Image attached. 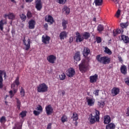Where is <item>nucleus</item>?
<instances>
[{
    "label": "nucleus",
    "mask_w": 129,
    "mask_h": 129,
    "mask_svg": "<svg viewBox=\"0 0 129 129\" xmlns=\"http://www.w3.org/2000/svg\"><path fill=\"white\" fill-rule=\"evenodd\" d=\"M89 60L87 58L82 59L81 62L79 65V70L81 73L87 72L89 69Z\"/></svg>",
    "instance_id": "obj_1"
},
{
    "label": "nucleus",
    "mask_w": 129,
    "mask_h": 129,
    "mask_svg": "<svg viewBox=\"0 0 129 129\" xmlns=\"http://www.w3.org/2000/svg\"><path fill=\"white\" fill-rule=\"evenodd\" d=\"M94 112L95 113V115L93 116L92 114H91L89 115L88 120L90 124H93L95 123V122L99 121V119H100V113L99 112V111L95 109Z\"/></svg>",
    "instance_id": "obj_2"
},
{
    "label": "nucleus",
    "mask_w": 129,
    "mask_h": 129,
    "mask_svg": "<svg viewBox=\"0 0 129 129\" xmlns=\"http://www.w3.org/2000/svg\"><path fill=\"white\" fill-rule=\"evenodd\" d=\"M17 86H19V85L20 84V81H19V77H17L16 79L15 80L14 83L11 85V88L13 89V90H11L9 91V95H10L11 98H13L14 97V95H15V94L18 91V90L15 89V87L16 85Z\"/></svg>",
    "instance_id": "obj_3"
},
{
    "label": "nucleus",
    "mask_w": 129,
    "mask_h": 129,
    "mask_svg": "<svg viewBox=\"0 0 129 129\" xmlns=\"http://www.w3.org/2000/svg\"><path fill=\"white\" fill-rule=\"evenodd\" d=\"M96 59L100 63H102L104 64L110 63V57L107 56L101 57L100 55H98L96 56Z\"/></svg>",
    "instance_id": "obj_4"
},
{
    "label": "nucleus",
    "mask_w": 129,
    "mask_h": 129,
    "mask_svg": "<svg viewBox=\"0 0 129 129\" xmlns=\"http://www.w3.org/2000/svg\"><path fill=\"white\" fill-rule=\"evenodd\" d=\"M49 87L48 85H47L45 83L40 84L37 87V92H39L40 93H44L45 92H48V89Z\"/></svg>",
    "instance_id": "obj_5"
},
{
    "label": "nucleus",
    "mask_w": 129,
    "mask_h": 129,
    "mask_svg": "<svg viewBox=\"0 0 129 129\" xmlns=\"http://www.w3.org/2000/svg\"><path fill=\"white\" fill-rule=\"evenodd\" d=\"M3 75L5 79L7 78V73L5 71L0 70V88H3L4 85H3V82L4 80L3 79Z\"/></svg>",
    "instance_id": "obj_6"
},
{
    "label": "nucleus",
    "mask_w": 129,
    "mask_h": 129,
    "mask_svg": "<svg viewBox=\"0 0 129 129\" xmlns=\"http://www.w3.org/2000/svg\"><path fill=\"white\" fill-rule=\"evenodd\" d=\"M23 44L24 45V49L26 51H28L31 48V40L30 39L28 38L27 40L24 39Z\"/></svg>",
    "instance_id": "obj_7"
},
{
    "label": "nucleus",
    "mask_w": 129,
    "mask_h": 129,
    "mask_svg": "<svg viewBox=\"0 0 129 129\" xmlns=\"http://www.w3.org/2000/svg\"><path fill=\"white\" fill-rule=\"evenodd\" d=\"M66 73L68 77H73V76L75 75V70L72 68H71L67 71Z\"/></svg>",
    "instance_id": "obj_8"
},
{
    "label": "nucleus",
    "mask_w": 129,
    "mask_h": 129,
    "mask_svg": "<svg viewBox=\"0 0 129 129\" xmlns=\"http://www.w3.org/2000/svg\"><path fill=\"white\" fill-rule=\"evenodd\" d=\"M35 8L37 11H41L42 8H43V3H42V1L36 0L35 1Z\"/></svg>",
    "instance_id": "obj_9"
},
{
    "label": "nucleus",
    "mask_w": 129,
    "mask_h": 129,
    "mask_svg": "<svg viewBox=\"0 0 129 129\" xmlns=\"http://www.w3.org/2000/svg\"><path fill=\"white\" fill-rule=\"evenodd\" d=\"M86 99L88 105H89V106H93V105H94L95 100L94 98L87 97Z\"/></svg>",
    "instance_id": "obj_10"
},
{
    "label": "nucleus",
    "mask_w": 129,
    "mask_h": 129,
    "mask_svg": "<svg viewBox=\"0 0 129 129\" xmlns=\"http://www.w3.org/2000/svg\"><path fill=\"white\" fill-rule=\"evenodd\" d=\"M56 57L54 55H50L47 57V60L48 61L49 63L51 64H54L55 63V61H56Z\"/></svg>",
    "instance_id": "obj_11"
},
{
    "label": "nucleus",
    "mask_w": 129,
    "mask_h": 129,
    "mask_svg": "<svg viewBox=\"0 0 129 129\" xmlns=\"http://www.w3.org/2000/svg\"><path fill=\"white\" fill-rule=\"evenodd\" d=\"M35 26H36V21L35 20L32 19L28 22V28L30 30L35 29Z\"/></svg>",
    "instance_id": "obj_12"
},
{
    "label": "nucleus",
    "mask_w": 129,
    "mask_h": 129,
    "mask_svg": "<svg viewBox=\"0 0 129 129\" xmlns=\"http://www.w3.org/2000/svg\"><path fill=\"white\" fill-rule=\"evenodd\" d=\"M45 110L46 114L47 115H50L53 113V108L51 106V105H48L45 107Z\"/></svg>",
    "instance_id": "obj_13"
},
{
    "label": "nucleus",
    "mask_w": 129,
    "mask_h": 129,
    "mask_svg": "<svg viewBox=\"0 0 129 129\" xmlns=\"http://www.w3.org/2000/svg\"><path fill=\"white\" fill-rule=\"evenodd\" d=\"M89 79L91 83H95L97 81V79H98V75L95 74L93 76H90Z\"/></svg>",
    "instance_id": "obj_14"
},
{
    "label": "nucleus",
    "mask_w": 129,
    "mask_h": 129,
    "mask_svg": "<svg viewBox=\"0 0 129 129\" xmlns=\"http://www.w3.org/2000/svg\"><path fill=\"white\" fill-rule=\"evenodd\" d=\"M76 42H79L80 43V42H82V41H83V40H84V38L83 37V36H82V35H81L80 33L76 32Z\"/></svg>",
    "instance_id": "obj_15"
},
{
    "label": "nucleus",
    "mask_w": 129,
    "mask_h": 129,
    "mask_svg": "<svg viewBox=\"0 0 129 129\" xmlns=\"http://www.w3.org/2000/svg\"><path fill=\"white\" fill-rule=\"evenodd\" d=\"M16 16L14 13L9 12L8 14H5L4 15V18L5 19H7V18H8L9 20H15Z\"/></svg>",
    "instance_id": "obj_16"
},
{
    "label": "nucleus",
    "mask_w": 129,
    "mask_h": 129,
    "mask_svg": "<svg viewBox=\"0 0 129 129\" xmlns=\"http://www.w3.org/2000/svg\"><path fill=\"white\" fill-rule=\"evenodd\" d=\"M45 21L47 23H49L50 25H52L54 22V18L51 15H48L45 16Z\"/></svg>",
    "instance_id": "obj_17"
},
{
    "label": "nucleus",
    "mask_w": 129,
    "mask_h": 129,
    "mask_svg": "<svg viewBox=\"0 0 129 129\" xmlns=\"http://www.w3.org/2000/svg\"><path fill=\"white\" fill-rule=\"evenodd\" d=\"M51 38L47 35H43L42 37V41L44 44H49Z\"/></svg>",
    "instance_id": "obj_18"
},
{
    "label": "nucleus",
    "mask_w": 129,
    "mask_h": 129,
    "mask_svg": "<svg viewBox=\"0 0 129 129\" xmlns=\"http://www.w3.org/2000/svg\"><path fill=\"white\" fill-rule=\"evenodd\" d=\"M111 94L113 96H116L117 94H119V88L117 87H114L111 90Z\"/></svg>",
    "instance_id": "obj_19"
},
{
    "label": "nucleus",
    "mask_w": 129,
    "mask_h": 129,
    "mask_svg": "<svg viewBox=\"0 0 129 129\" xmlns=\"http://www.w3.org/2000/svg\"><path fill=\"white\" fill-rule=\"evenodd\" d=\"M111 121V118L110 116L108 115H105L104 117V123L105 124H107Z\"/></svg>",
    "instance_id": "obj_20"
},
{
    "label": "nucleus",
    "mask_w": 129,
    "mask_h": 129,
    "mask_svg": "<svg viewBox=\"0 0 129 129\" xmlns=\"http://www.w3.org/2000/svg\"><path fill=\"white\" fill-rule=\"evenodd\" d=\"M90 53V49L88 47H85L83 52V54L84 57H87Z\"/></svg>",
    "instance_id": "obj_21"
},
{
    "label": "nucleus",
    "mask_w": 129,
    "mask_h": 129,
    "mask_svg": "<svg viewBox=\"0 0 129 129\" xmlns=\"http://www.w3.org/2000/svg\"><path fill=\"white\" fill-rule=\"evenodd\" d=\"M120 72L122 74H126L127 72V69H126V66L125 65H122L120 67Z\"/></svg>",
    "instance_id": "obj_22"
},
{
    "label": "nucleus",
    "mask_w": 129,
    "mask_h": 129,
    "mask_svg": "<svg viewBox=\"0 0 129 129\" xmlns=\"http://www.w3.org/2000/svg\"><path fill=\"white\" fill-rule=\"evenodd\" d=\"M121 39L122 41L125 43V44H127V43H129V37L128 36L124 35H122L121 36Z\"/></svg>",
    "instance_id": "obj_23"
},
{
    "label": "nucleus",
    "mask_w": 129,
    "mask_h": 129,
    "mask_svg": "<svg viewBox=\"0 0 129 129\" xmlns=\"http://www.w3.org/2000/svg\"><path fill=\"white\" fill-rule=\"evenodd\" d=\"M68 33L66 31H62L59 34V38L60 40H64L65 38L67 37V35Z\"/></svg>",
    "instance_id": "obj_24"
},
{
    "label": "nucleus",
    "mask_w": 129,
    "mask_h": 129,
    "mask_svg": "<svg viewBox=\"0 0 129 129\" xmlns=\"http://www.w3.org/2000/svg\"><path fill=\"white\" fill-rule=\"evenodd\" d=\"M115 124H114V123H109L106 125V129H115Z\"/></svg>",
    "instance_id": "obj_25"
},
{
    "label": "nucleus",
    "mask_w": 129,
    "mask_h": 129,
    "mask_svg": "<svg viewBox=\"0 0 129 129\" xmlns=\"http://www.w3.org/2000/svg\"><path fill=\"white\" fill-rule=\"evenodd\" d=\"M74 60L75 62V61H80V52H78L75 53V56H74Z\"/></svg>",
    "instance_id": "obj_26"
},
{
    "label": "nucleus",
    "mask_w": 129,
    "mask_h": 129,
    "mask_svg": "<svg viewBox=\"0 0 129 129\" xmlns=\"http://www.w3.org/2000/svg\"><path fill=\"white\" fill-rule=\"evenodd\" d=\"M7 24V21L2 20L0 21V30L1 31H4V25Z\"/></svg>",
    "instance_id": "obj_27"
},
{
    "label": "nucleus",
    "mask_w": 129,
    "mask_h": 129,
    "mask_svg": "<svg viewBox=\"0 0 129 129\" xmlns=\"http://www.w3.org/2000/svg\"><path fill=\"white\" fill-rule=\"evenodd\" d=\"M59 80H65L66 79V75L64 73H62L60 75H59Z\"/></svg>",
    "instance_id": "obj_28"
},
{
    "label": "nucleus",
    "mask_w": 129,
    "mask_h": 129,
    "mask_svg": "<svg viewBox=\"0 0 129 129\" xmlns=\"http://www.w3.org/2000/svg\"><path fill=\"white\" fill-rule=\"evenodd\" d=\"M60 120L61 121V122H66V121H68V117L66 115H63L62 117H61Z\"/></svg>",
    "instance_id": "obj_29"
},
{
    "label": "nucleus",
    "mask_w": 129,
    "mask_h": 129,
    "mask_svg": "<svg viewBox=\"0 0 129 129\" xmlns=\"http://www.w3.org/2000/svg\"><path fill=\"white\" fill-rule=\"evenodd\" d=\"M103 0H94L95 5L96 7L101 6L102 5Z\"/></svg>",
    "instance_id": "obj_30"
},
{
    "label": "nucleus",
    "mask_w": 129,
    "mask_h": 129,
    "mask_svg": "<svg viewBox=\"0 0 129 129\" xmlns=\"http://www.w3.org/2000/svg\"><path fill=\"white\" fill-rule=\"evenodd\" d=\"M103 30H104V27H103V25H99L97 27V31L99 32V33H101V32L103 31Z\"/></svg>",
    "instance_id": "obj_31"
},
{
    "label": "nucleus",
    "mask_w": 129,
    "mask_h": 129,
    "mask_svg": "<svg viewBox=\"0 0 129 129\" xmlns=\"http://www.w3.org/2000/svg\"><path fill=\"white\" fill-rule=\"evenodd\" d=\"M90 37V33L89 32H85L83 34V37L84 39H85L86 40H87L88 38Z\"/></svg>",
    "instance_id": "obj_32"
},
{
    "label": "nucleus",
    "mask_w": 129,
    "mask_h": 129,
    "mask_svg": "<svg viewBox=\"0 0 129 129\" xmlns=\"http://www.w3.org/2000/svg\"><path fill=\"white\" fill-rule=\"evenodd\" d=\"M72 118L74 121H77L78 120V114L76 112L73 113Z\"/></svg>",
    "instance_id": "obj_33"
},
{
    "label": "nucleus",
    "mask_w": 129,
    "mask_h": 129,
    "mask_svg": "<svg viewBox=\"0 0 129 129\" xmlns=\"http://www.w3.org/2000/svg\"><path fill=\"white\" fill-rule=\"evenodd\" d=\"M121 33V30L120 29H116V30L113 31V36L115 37V36L117 35L118 34H120Z\"/></svg>",
    "instance_id": "obj_34"
},
{
    "label": "nucleus",
    "mask_w": 129,
    "mask_h": 129,
    "mask_svg": "<svg viewBox=\"0 0 129 129\" xmlns=\"http://www.w3.org/2000/svg\"><path fill=\"white\" fill-rule=\"evenodd\" d=\"M62 12H65L67 15H69L70 13V9L67 7H64L62 9Z\"/></svg>",
    "instance_id": "obj_35"
},
{
    "label": "nucleus",
    "mask_w": 129,
    "mask_h": 129,
    "mask_svg": "<svg viewBox=\"0 0 129 129\" xmlns=\"http://www.w3.org/2000/svg\"><path fill=\"white\" fill-rule=\"evenodd\" d=\"M68 24V21L63 20L62 21V26L63 28V30H65L67 28V24Z\"/></svg>",
    "instance_id": "obj_36"
},
{
    "label": "nucleus",
    "mask_w": 129,
    "mask_h": 129,
    "mask_svg": "<svg viewBox=\"0 0 129 129\" xmlns=\"http://www.w3.org/2000/svg\"><path fill=\"white\" fill-rule=\"evenodd\" d=\"M104 105H105V103H104V101H100L98 102V106H99V107H101L102 108L104 107Z\"/></svg>",
    "instance_id": "obj_37"
},
{
    "label": "nucleus",
    "mask_w": 129,
    "mask_h": 129,
    "mask_svg": "<svg viewBox=\"0 0 129 129\" xmlns=\"http://www.w3.org/2000/svg\"><path fill=\"white\" fill-rule=\"evenodd\" d=\"M104 52H105V53H106V54H108V55H111V54H112V52L111 51V50H110V49H109V48H108L107 47H105Z\"/></svg>",
    "instance_id": "obj_38"
},
{
    "label": "nucleus",
    "mask_w": 129,
    "mask_h": 129,
    "mask_svg": "<svg viewBox=\"0 0 129 129\" xmlns=\"http://www.w3.org/2000/svg\"><path fill=\"white\" fill-rule=\"evenodd\" d=\"M26 115H27V111H23L20 113V117L21 118H24Z\"/></svg>",
    "instance_id": "obj_39"
},
{
    "label": "nucleus",
    "mask_w": 129,
    "mask_h": 129,
    "mask_svg": "<svg viewBox=\"0 0 129 129\" xmlns=\"http://www.w3.org/2000/svg\"><path fill=\"white\" fill-rule=\"evenodd\" d=\"M56 2L58 4H59V5H65L67 0H56Z\"/></svg>",
    "instance_id": "obj_40"
},
{
    "label": "nucleus",
    "mask_w": 129,
    "mask_h": 129,
    "mask_svg": "<svg viewBox=\"0 0 129 129\" xmlns=\"http://www.w3.org/2000/svg\"><path fill=\"white\" fill-rule=\"evenodd\" d=\"M16 100H17V108L18 109H20V108H21V101H20V100H19V99H18V98H16Z\"/></svg>",
    "instance_id": "obj_41"
},
{
    "label": "nucleus",
    "mask_w": 129,
    "mask_h": 129,
    "mask_svg": "<svg viewBox=\"0 0 129 129\" xmlns=\"http://www.w3.org/2000/svg\"><path fill=\"white\" fill-rule=\"evenodd\" d=\"M128 26V23L126 22L125 23H121L120 24V27L122 28V29H124L125 28H126Z\"/></svg>",
    "instance_id": "obj_42"
},
{
    "label": "nucleus",
    "mask_w": 129,
    "mask_h": 129,
    "mask_svg": "<svg viewBox=\"0 0 129 129\" xmlns=\"http://www.w3.org/2000/svg\"><path fill=\"white\" fill-rule=\"evenodd\" d=\"M20 94L21 96L24 97L25 96V90L23 87L20 88Z\"/></svg>",
    "instance_id": "obj_43"
},
{
    "label": "nucleus",
    "mask_w": 129,
    "mask_h": 129,
    "mask_svg": "<svg viewBox=\"0 0 129 129\" xmlns=\"http://www.w3.org/2000/svg\"><path fill=\"white\" fill-rule=\"evenodd\" d=\"M20 16L22 21H26L27 19V16H26L24 14L20 15Z\"/></svg>",
    "instance_id": "obj_44"
},
{
    "label": "nucleus",
    "mask_w": 129,
    "mask_h": 129,
    "mask_svg": "<svg viewBox=\"0 0 129 129\" xmlns=\"http://www.w3.org/2000/svg\"><path fill=\"white\" fill-rule=\"evenodd\" d=\"M6 121H7V119H6V117L2 116L0 118V122H1V123H4V122H6Z\"/></svg>",
    "instance_id": "obj_45"
},
{
    "label": "nucleus",
    "mask_w": 129,
    "mask_h": 129,
    "mask_svg": "<svg viewBox=\"0 0 129 129\" xmlns=\"http://www.w3.org/2000/svg\"><path fill=\"white\" fill-rule=\"evenodd\" d=\"M36 110L40 111L41 113L43 111V108L41 107V105H38V106L36 108Z\"/></svg>",
    "instance_id": "obj_46"
},
{
    "label": "nucleus",
    "mask_w": 129,
    "mask_h": 129,
    "mask_svg": "<svg viewBox=\"0 0 129 129\" xmlns=\"http://www.w3.org/2000/svg\"><path fill=\"white\" fill-rule=\"evenodd\" d=\"M120 10L118 9L116 12V14L115 15V17H116L117 18H119V17L120 16Z\"/></svg>",
    "instance_id": "obj_47"
},
{
    "label": "nucleus",
    "mask_w": 129,
    "mask_h": 129,
    "mask_svg": "<svg viewBox=\"0 0 129 129\" xmlns=\"http://www.w3.org/2000/svg\"><path fill=\"white\" fill-rule=\"evenodd\" d=\"M27 18L28 19H30V18H32L33 17V14H32V13L30 11H28L27 13Z\"/></svg>",
    "instance_id": "obj_48"
},
{
    "label": "nucleus",
    "mask_w": 129,
    "mask_h": 129,
    "mask_svg": "<svg viewBox=\"0 0 129 129\" xmlns=\"http://www.w3.org/2000/svg\"><path fill=\"white\" fill-rule=\"evenodd\" d=\"M95 96H98L99 93V90H96L93 92Z\"/></svg>",
    "instance_id": "obj_49"
},
{
    "label": "nucleus",
    "mask_w": 129,
    "mask_h": 129,
    "mask_svg": "<svg viewBox=\"0 0 129 129\" xmlns=\"http://www.w3.org/2000/svg\"><path fill=\"white\" fill-rule=\"evenodd\" d=\"M33 113L35 115L37 116V115H39V114L41 113V112L39 111L34 110L33 111Z\"/></svg>",
    "instance_id": "obj_50"
},
{
    "label": "nucleus",
    "mask_w": 129,
    "mask_h": 129,
    "mask_svg": "<svg viewBox=\"0 0 129 129\" xmlns=\"http://www.w3.org/2000/svg\"><path fill=\"white\" fill-rule=\"evenodd\" d=\"M96 41L97 43H101V38L100 37H97Z\"/></svg>",
    "instance_id": "obj_51"
},
{
    "label": "nucleus",
    "mask_w": 129,
    "mask_h": 129,
    "mask_svg": "<svg viewBox=\"0 0 129 129\" xmlns=\"http://www.w3.org/2000/svg\"><path fill=\"white\" fill-rule=\"evenodd\" d=\"M125 83L129 86V78H127L125 79Z\"/></svg>",
    "instance_id": "obj_52"
},
{
    "label": "nucleus",
    "mask_w": 129,
    "mask_h": 129,
    "mask_svg": "<svg viewBox=\"0 0 129 129\" xmlns=\"http://www.w3.org/2000/svg\"><path fill=\"white\" fill-rule=\"evenodd\" d=\"M118 60L121 62L122 63L123 62V60H122V58H121V56H118Z\"/></svg>",
    "instance_id": "obj_53"
},
{
    "label": "nucleus",
    "mask_w": 129,
    "mask_h": 129,
    "mask_svg": "<svg viewBox=\"0 0 129 129\" xmlns=\"http://www.w3.org/2000/svg\"><path fill=\"white\" fill-rule=\"evenodd\" d=\"M126 114L127 116H129V107H128L126 109Z\"/></svg>",
    "instance_id": "obj_54"
},
{
    "label": "nucleus",
    "mask_w": 129,
    "mask_h": 129,
    "mask_svg": "<svg viewBox=\"0 0 129 129\" xmlns=\"http://www.w3.org/2000/svg\"><path fill=\"white\" fill-rule=\"evenodd\" d=\"M45 30H48V24L45 23L44 25Z\"/></svg>",
    "instance_id": "obj_55"
},
{
    "label": "nucleus",
    "mask_w": 129,
    "mask_h": 129,
    "mask_svg": "<svg viewBox=\"0 0 129 129\" xmlns=\"http://www.w3.org/2000/svg\"><path fill=\"white\" fill-rule=\"evenodd\" d=\"M73 42V37H71L70 38V43H72Z\"/></svg>",
    "instance_id": "obj_56"
},
{
    "label": "nucleus",
    "mask_w": 129,
    "mask_h": 129,
    "mask_svg": "<svg viewBox=\"0 0 129 129\" xmlns=\"http://www.w3.org/2000/svg\"><path fill=\"white\" fill-rule=\"evenodd\" d=\"M34 0H25L26 3H32Z\"/></svg>",
    "instance_id": "obj_57"
},
{
    "label": "nucleus",
    "mask_w": 129,
    "mask_h": 129,
    "mask_svg": "<svg viewBox=\"0 0 129 129\" xmlns=\"http://www.w3.org/2000/svg\"><path fill=\"white\" fill-rule=\"evenodd\" d=\"M47 129H51V123H49L47 125Z\"/></svg>",
    "instance_id": "obj_58"
},
{
    "label": "nucleus",
    "mask_w": 129,
    "mask_h": 129,
    "mask_svg": "<svg viewBox=\"0 0 129 129\" xmlns=\"http://www.w3.org/2000/svg\"><path fill=\"white\" fill-rule=\"evenodd\" d=\"M61 94H62V96H64V95H65V91H62Z\"/></svg>",
    "instance_id": "obj_59"
},
{
    "label": "nucleus",
    "mask_w": 129,
    "mask_h": 129,
    "mask_svg": "<svg viewBox=\"0 0 129 129\" xmlns=\"http://www.w3.org/2000/svg\"><path fill=\"white\" fill-rule=\"evenodd\" d=\"M114 3H116V4H118V0H112Z\"/></svg>",
    "instance_id": "obj_60"
},
{
    "label": "nucleus",
    "mask_w": 129,
    "mask_h": 129,
    "mask_svg": "<svg viewBox=\"0 0 129 129\" xmlns=\"http://www.w3.org/2000/svg\"><path fill=\"white\" fill-rule=\"evenodd\" d=\"M77 124H78V122H77V121H76V122H75L76 126H77Z\"/></svg>",
    "instance_id": "obj_61"
},
{
    "label": "nucleus",
    "mask_w": 129,
    "mask_h": 129,
    "mask_svg": "<svg viewBox=\"0 0 129 129\" xmlns=\"http://www.w3.org/2000/svg\"><path fill=\"white\" fill-rule=\"evenodd\" d=\"M93 21H94V22H96V18H94L93 19Z\"/></svg>",
    "instance_id": "obj_62"
},
{
    "label": "nucleus",
    "mask_w": 129,
    "mask_h": 129,
    "mask_svg": "<svg viewBox=\"0 0 129 129\" xmlns=\"http://www.w3.org/2000/svg\"><path fill=\"white\" fill-rule=\"evenodd\" d=\"M12 3H15V0H10Z\"/></svg>",
    "instance_id": "obj_63"
},
{
    "label": "nucleus",
    "mask_w": 129,
    "mask_h": 129,
    "mask_svg": "<svg viewBox=\"0 0 129 129\" xmlns=\"http://www.w3.org/2000/svg\"><path fill=\"white\" fill-rule=\"evenodd\" d=\"M6 104L8 105V102L7 101H5Z\"/></svg>",
    "instance_id": "obj_64"
}]
</instances>
